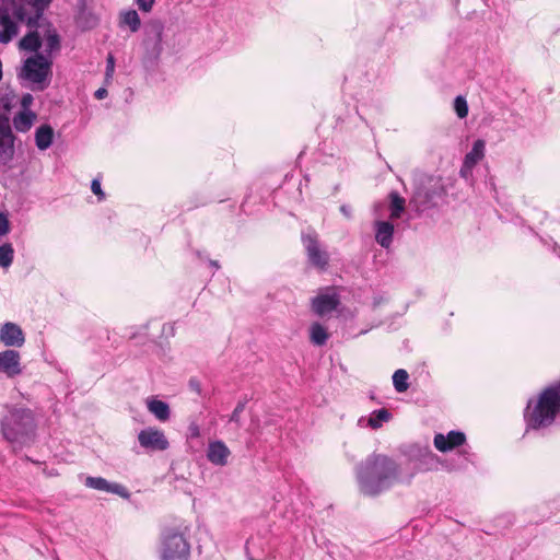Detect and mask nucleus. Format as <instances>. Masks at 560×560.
Here are the masks:
<instances>
[{
    "label": "nucleus",
    "instance_id": "3",
    "mask_svg": "<svg viewBox=\"0 0 560 560\" xmlns=\"http://www.w3.org/2000/svg\"><path fill=\"white\" fill-rule=\"evenodd\" d=\"M560 412V382L545 388L528 400L524 411L527 429H544L551 425Z\"/></svg>",
    "mask_w": 560,
    "mask_h": 560
},
{
    "label": "nucleus",
    "instance_id": "37",
    "mask_svg": "<svg viewBox=\"0 0 560 560\" xmlns=\"http://www.w3.org/2000/svg\"><path fill=\"white\" fill-rule=\"evenodd\" d=\"M91 189L93 194H95L100 200L104 199V192L101 187V182L98 179H93L91 184Z\"/></svg>",
    "mask_w": 560,
    "mask_h": 560
},
{
    "label": "nucleus",
    "instance_id": "7",
    "mask_svg": "<svg viewBox=\"0 0 560 560\" xmlns=\"http://www.w3.org/2000/svg\"><path fill=\"white\" fill-rule=\"evenodd\" d=\"M302 242L311 265L320 270L326 269L329 261V255L324 248H322L317 235L315 233L303 234Z\"/></svg>",
    "mask_w": 560,
    "mask_h": 560
},
{
    "label": "nucleus",
    "instance_id": "11",
    "mask_svg": "<svg viewBox=\"0 0 560 560\" xmlns=\"http://www.w3.org/2000/svg\"><path fill=\"white\" fill-rule=\"evenodd\" d=\"M0 342L7 349L21 348L25 343V334L20 325L5 322L0 325Z\"/></svg>",
    "mask_w": 560,
    "mask_h": 560
},
{
    "label": "nucleus",
    "instance_id": "5",
    "mask_svg": "<svg viewBox=\"0 0 560 560\" xmlns=\"http://www.w3.org/2000/svg\"><path fill=\"white\" fill-rule=\"evenodd\" d=\"M52 57L36 52L28 57L21 68L19 77L28 82L34 91H44L51 81Z\"/></svg>",
    "mask_w": 560,
    "mask_h": 560
},
{
    "label": "nucleus",
    "instance_id": "22",
    "mask_svg": "<svg viewBox=\"0 0 560 560\" xmlns=\"http://www.w3.org/2000/svg\"><path fill=\"white\" fill-rule=\"evenodd\" d=\"M54 129L50 125H42L35 131V144L38 150H47L54 142Z\"/></svg>",
    "mask_w": 560,
    "mask_h": 560
},
{
    "label": "nucleus",
    "instance_id": "1",
    "mask_svg": "<svg viewBox=\"0 0 560 560\" xmlns=\"http://www.w3.org/2000/svg\"><path fill=\"white\" fill-rule=\"evenodd\" d=\"M360 492L374 497L396 483H410L416 472L401 475L398 464L384 454L372 453L357 467Z\"/></svg>",
    "mask_w": 560,
    "mask_h": 560
},
{
    "label": "nucleus",
    "instance_id": "16",
    "mask_svg": "<svg viewBox=\"0 0 560 560\" xmlns=\"http://www.w3.org/2000/svg\"><path fill=\"white\" fill-rule=\"evenodd\" d=\"M392 417V413L387 409L381 408L372 411L369 416L360 417L357 421V425L359 428L378 430L383 427L384 423L390 421Z\"/></svg>",
    "mask_w": 560,
    "mask_h": 560
},
{
    "label": "nucleus",
    "instance_id": "2",
    "mask_svg": "<svg viewBox=\"0 0 560 560\" xmlns=\"http://www.w3.org/2000/svg\"><path fill=\"white\" fill-rule=\"evenodd\" d=\"M51 0H0V43L8 44L18 34L13 18L33 26L43 15Z\"/></svg>",
    "mask_w": 560,
    "mask_h": 560
},
{
    "label": "nucleus",
    "instance_id": "39",
    "mask_svg": "<svg viewBox=\"0 0 560 560\" xmlns=\"http://www.w3.org/2000/svg\"><path fill=\"white\" fill-rule=\"evenodd\" d=\"M95 98L103 100L107 96V90L105 88H100L94 93Z\"/></svg>",
    "mask_w": 560,
    "mask_h": 560
},
{
    "label": "nucleus",
    "instance_id": "27",
    "mask_svg": "<svg viewBox=\"0 0 560 560\" xmlns=\"http://www.w3.org/2000/svg\"><path fill=\"white\" fill-rule=\"evenodd\" d=\"M14 259V248L12 244L4 243L0 245V268L8 270Z\"/></svg>",
    "mask_w": 560,
    "mask_h": 560
},
{
    "label": "nucleus",
    "instance_id": "8",
    "mask_svg": "<svg viewBox=\"0 0 560 560\" xmlns=\"http://www.w3.org/2000/svg\"><path fill=\"white\" fill-rule=\"evenodd\" d=\"M138 442L140 446L147 451H165L170 443L164 432L154 427H149L138 433Z\"/></svg>",
    "mask_w": 560,
    "mask_h": 560
},
{
    "label": "nucleus",
    "instance_id": "14",
    "mask_svg": "<svg viewBox=\"0 0 560 560\" xmlns=\"http://www.w3.org/2000/svg\"><path fill=\"white\" fill-rule=\"evenodd\" d=\"M84 485L94 490L114 493L125 499L129 498V492L122 485L109 482L103 477H86Z\"/></svg>",
    "mask_w": 560,
    "mask_h": 560
},
{
    "label": "nucleus",
    "instance_id": "13",
    "mask_svg": "<svg viewBox=\"0 0 560 560\" xmlns=\"http://www.w3.org/2000/svg\"><path fill=\"white\" fill-rule=\"evenodd\" d=\"M410 458L416 462L418 471L436 470L440 462L429 446H415L410 453Z\"/></svg>",
    "mask_w": 560,
    "mask_h": 560
},
{
    "label": "nucleus",
    "instance_id": "20",
    "mask_svg": "<svg viewBox=\"0 0 560 560\" xmlns=\"http://www.w3.org/2000/svg\"><path fill=\"white\" fill-rule=\"evenodd\" d=\"M147 408L159 421L165 422L170 419L171 410L167 402L155 397H149L145 400Z\"/></svg>",
    "mask_w": 560,
    "mask_h": 560
},
{
    "label": "nucleus",
    "instance_id": "19",
    "mask_svg": "<svg viewBox=\"0 0 560 560\" xmlns=\"http://www.w3.org/2000/svg\"><path fill=\"white\" fill-rule=\"evenodd\" d=\"M485 149L486 143L483 140L478 139L474 142L471 150L465 155L463 167L460 170L462 176L466 177L474 166L483 159Z\"/></svg>",
    "mask_w": 560,
    "mask_h": 560
},
{
    "label": "nucleus",
    "instance_id": "23",
    "mask_svg": "<svg viewBox=\"0 0 560 560\" xmlns=\"http://www.w3.org/2000/svg\"><path fill=\"white\" fill-rule=\"evenodd\" d=\"M42 47L44 48L43 55L51 57V54L58 51L60 49V39L56 31L48 30L44 36L40 38Z\"/></svg>",
    "mask_w": 560,
    "mask_h": 560
},
{
    "label": "nucleus",
    "instance_id": "34",
    "mask_svg": "<svg viewBox=\"0 0 560 560\" xmlns=\"http://www.w3.org/2000/svg\"><path fill=\"white\" fill-rule=\"evenodd\" d=\"M10 231V222L5 213H0V237L7 235Z\"/></svg>",
    "mask_w": 560,
    "mask_h": 560
},
{
    "label": "nucleus",
    "instance_id": "4",
    "mask_svg": "<svg viewBox=\"0 0 560 560\" xmlns=\"http://www.w3.org/2000/svg\"><path fill=\"white\" fill-rule=\"evenodd\" d=\"M36 421L28 408H10L1 419L2 436L13 446L23 447L35 439Z\"/></svg>",
    "mask_w": 560,
    "mask_h": 560
},
{
    "label": "nucleus",
    "instance_id": "6",
    "mask_svg": "<svg viewBox=\"0 0 560 560\" xmlns=\"http://www.w3.org/2000/svg\"><path fill=\"white\" fill-rule=\"evenodd\" d=\"M160 557L161 560H190V545L183 534L167 530L161 539Z\"/></svg>",
    "mask_w": 560,
    "mask_h": 560
},
{
    "label": "nucleus",
    "instance_id": "9",
    "mask_svg": "<svg viewBox=\"0 0 560 560\" xmlns=\"http://www.w3.org/2000/svg\"><path fill=\"white\" fill-rule=\"evenodd\" d=\"M15 136L7 118H0V164H9L15 152Z\"/></svg>",
    "mask_w": 560,
    "mask_h": 560
},
{
    "label": "nucleus",
    "instance_id": "26",
    "mask_svg": "<svg viewBox=\"0 0 560 560\" xmlns=\"http://www.w3.org/2000/svg\"><path fill=\"white\" fill-rule=\"evenodd\" d=\"M20 48L26 51H37L42 47V40L37 32H30L20 40Z\"/></svg>",
    "mask_w": 560,
    "mask_h": 560
},
{
    "label": "nucleus",
    "instance_id": "38",
    "mask_svg": "<svg viewBox=\"0 0 560 560\" xmlns=\"http://www.w3.org/2000/svg\"><path fill=\"white\" fill-rule=\"evenodd\" d=\"M188 435L191 439H198L200 436V427L196 422H191L188 425Z\"/></svg>",
    "mask_w": 560,
    "mask_h": 560
},
{
    "label": "nucleus",
    "instance_id": "33",
    "mask_svg": "<svg viewBox=\"0 0 560 560\" xmlns=\"http://www.w3.org/2000/svg\"><path fill=\"white\" fill-rule=\"evenodd\" d=\"M114 71H115V58L112 54H109L106 59V71H105L106 81H108L113 78Z\"/></svg>",
    "mask_w": 560,
    "mask_h": 560
},
{
    "label": "nucleus",
    "instance_id": "31",
    "mask_svg": "<svg viewBox=\"0 0 560 560\" xmlns=\"http://www.w3.org/2000/svg\"><path fill=\"white\" fill-rule=\"evenodd\" d=\"M454 110L458 118L463 119L468 115V104L464 96L458 95L454 100Z\"/></svg>",
    "mask_w": 560,
    "mask_h": 560
},
{
    "label": "nucleus",
    "instance_id": "12",
    "mask_svg": "<svg viewBox=\"0 0 560 560\" xmlns=\"http://www.w3.org/2000/svg\"><path fill=\"white\" fill-rule=\"evenodd\" d=\"M339 303V296L335 291L325 290L312 300V310L316 315L325 317L334 312Z\"/></svg>",
    "mask_w": 560,
    "mask_h": 560
},
{
    "label": "nucleus",
    "instance_id": "17",
    "mask_svg": "<svg viewBox=\"0 0 560 560\" xmlns=\"http://www.w3.org/2000/svg\"><path fill=\"white\" fill-rule=\"evenodd\" d=\"M373 229L376 243L384 249H389L394 240V224L390 221L376 220Z\"/></svg>",
    "mask_w": 560,
    "mask_h": 560
},
{
    "label": "nucleus",
    "instance_id": "36",
    "mask_svg": "<svg viewBox=\"0 0 560 560\" xmlns=\"http://www.w3.org/2000/svg\"><path fill=\"white\" fill-rule=\"evenodd\" d=\"M34 97L32 94L26 93L21 98V110H31L30 107L33 104Z\"/></svg>",
    "mask_w": 560,
    "mask_h": 560
},
{
    "label": "nucleus",
    "instance_id": "41",
    "mask_svg": "<svg viewBox=\"0 0 560 560\" xmlns=\"http://www.w3.org/2000/svg\"><path fill=\"white\" fill-rule=\"evenodd\" d=\"M190 386L195 388L197 392H199V385L195 383L194 381L190 382Z\"/></svg>",
    "mask_w": 560,
    "mask_h": 560
},
{
    "label": "nucleus",
    "instance_id": "30",
    "mask_svg": "<svg viewBox=\"0 0 560 560\" xmlns=\"http://www.w3.org/2000/svg\"><path fill=\"white\" fill-rule=\"evenodd\" d=\"M432 195L424 192L421 188L417 190L410 202L417 203V209H425L432 202Z\"/></svg>",
    "mask_w": 560,
    "mask_h": 560
},
{
    "label": "nucleus",
    "instance_id": "28",
    "mask_svg": "<svg viewBox=\"0 0 560 560\" xmlns=\"http://www.w3.org/2000/svg\"><path fill=\"white\" fill-rule=\"evenodd\" d=\"M409 375L406 370H396L393 374V385L397 393H405L408 387Z\"/></svg>",
    "mask_w": 560,
    "mask_h": 560
},
{
    "label": "nucleus",
    "instance_id": "15",
    "mask_svg": "<svg viewBox=\"0 0 560 560\" xmlns=\"http://www.w3.org/2000/svg\"><path fill=\"white\" fill-rule=\"evenodd\" d=\"M465 442L466 436L460 431H450L446 435L438 433L433 440L435 448L442 453L450 452Z\"/></svg>",
    "mask_w": 560,
    "mask_h": 560
},
{
    "label": "nucleus",
    "instance_id": "21",
    "mask_svg": "<svg viewBox=\"0 0 560 560\" xmlns=\"http://www.w3.org/2000/svg\"><path fill=\"white\" fill-rule=\"evenodd\" d=\"M37 118L33 110H20L13 117V127L18 132H27Z\"/></svg>",
    "mask_w": 560,
    "mask_h": 560
},
{
    "label": "nucleus",
    "instance_id": "40",
    "mask_svg": "<svg viewBox=\"0 0 560 560\" xmlns=\"http://www.w3.org/2000/svg\"><path fill=\"white\" fill-rule=\"evenodd\" d=\"M340 212L348 219H351L352 217V213H351V208L347 205H342L340 207Z\"/></svg>",
    "mask_w": 560,
    "mask_h": 560
},
{
    "label": "nucleus",
    "instance_id": "32",
    "mask_svg": "<svg viewBox=\"0 0 560 560\" xmlns=\"http://www.w3.org/2000/svg\"><path fill=\"white\" fill-rule=\"evenodd\" d=\"M245 409V402L244 401H240L235 409L233 410L232 415L230 416V421L231 422H234L237 427L241 425V413L244 411Z\"/></svg>",
    "mask_w": 560,
    "mask_h": 560
},
{
    "label": "nucleus",
    "instance_id": "42",
    "mask_svg": "<svg viewBox=\"0 0 560 560\" xmlns=\"http://www.w3.org/2000/svg\"><path fill=\"white\" fill-rule=\"evenodd\" d=\"M210 264L212 267H214L217 269L219 268L218 261L211 260Z\"/></svg>",
    "mask_w": 560,
    "mask_h": 560
},
{
    "label": "nucleus",
    "instance_id": "24",
    "mask_svg": "<svg viewBox=\"0 0 560 560\" xmlns=\"http://www.w3.org/2000/svg\"><path fill=\"white\" fill-rule=\"evenodd\" d=\"M389 198V219L390 220H397L401 217V214L405 211V205L406 200L405 198L400 197L398 192L392 191L388 196Z\"/></svg>",
    "mask_w": 560,
    "mask_h": 560
},
{
    "label": "nucleus",
    "instance_id": "10",
    "mask_svg": "<svg viewBox=\"0 0 560 560\" xmlns=\"http://www.w3.org/2000/svg\"><path fill=\"white\" fill-rule=\"evenodd\" d=\"M23 373L22 359L19 351L5 349L0 351V375L15 378Z\"/></svg>",
    "mask_w": 560,
    "mask_h": 560
},
{
    "label": "nucleus",
    "instance_id": "35",
    "mask_svg": "<svg viewBox=\"0 0 560 560\" xmlns=\"http://www.w3.org/2000/svg\"><path fill=\"white\" fill-rule=\"evenodd\" d=\"M155 0H136L138 8L143 12H150Z\"/></svg>",
    "mask_w": 560,
    "mask_h": 560
},
{
    "label": "nucleus",
    "instance_id": "29",
    "mask_svg": "<svg viewBox=\"0 0 560 560\" xmlns=\"http://www.w3.org/2000/svg\"><path fill=\"white\" fill-rule=\"evenodd\" d=\"M122 23L128 25L132 32H137L140 27V18L137 11L130 10L122 14Z\"/></svg>",
    "mask_w": 560,
    "mask_h": 560
},
{
    "label": "nucleus",
    "instance_id": "18",
    "mask_svg": "<svg viewBox=\"0 0 560 560\" xmlns=\"http://www.w3.org/2000/svg\"><path fill=\"white\" fill-rule=\"evenodd\" d=\"M230 455L231 451L224 442L218 440L209 443L207 458L211 464L215 466H225L229 462Z\"/></svg>",
    "mask_w": 560,
    "mask_h": 560
},
{
    "label": "nucleus",
    "instance_id": "25",
    "mask_svg": "<svg viewBox=\"0 0 560 560\" xmlns=\"http://www.w3.org/2000/svg\"><path fill=\"white\" fill-rule=\"evenodd\" d=\"M326 328L319 323H313L310 327V339L315 346H324L328 340Z\"/></svg>",
    "mask_w": 560,
    "mask_h": 560
}]
</instances>
